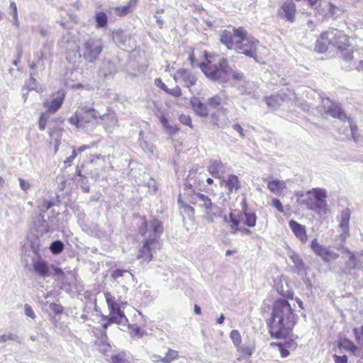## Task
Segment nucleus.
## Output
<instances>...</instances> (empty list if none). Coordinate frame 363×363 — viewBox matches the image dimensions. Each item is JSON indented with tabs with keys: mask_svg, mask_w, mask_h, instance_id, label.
Instances as JSON below:
<instances>
[{
	"mask_svg": "<svg viewBox=\"0 0 363 363\" xmlns=\"http://www.w3.org/2000/svg\"><path fill=\"white\" fill-rule=\"evenodd\" d=\"M162 230V224L158 220L154 219L149 225L146 221H143L139 228V233L145 237V242L139 251L138 259L147 262L152 259L153 251L160 247L157 238Z\"/></svg>",
	"mask_w": 363,
	"mask_h": 363,
	"instance_id": "nucleus-2",
	"label": "nucleus"
},
{
	"mask_svg": "<svg viewBox=\"0 0 363 363\" xmlns=\"http://www.w3.org/2000/svg\"><path fill=\"white\" fill-rule=\"evenodd\" d=\"M104 296L108 307L121 306V305L123 303L122 297L119 295L116 296L111 292H106Z\"/></svg>",
	"mask_w": 363,
	"mask_h": 363,
	"instance_id": "nucleus-32",
	"label": "nucleus"
},
{
	"mask_svg": "<svg viewBox=\"0 0 363 363\" xmlns=\"http://www.w3.org/2000/svg\"><path fill=\"white\" fill-rule=\"evenodd\" d=\"M326 191L323 189L315 188L306 194L304 203L307 208L313 211H320L326 206Z\"/></svg>",
	"mask_w": 363,
	"mask_h": 363,
	"instance_id": "nucleus-11",
	"label": "nucleus"
},
{
	"mask_svg": "<svg viewBox=\"0 0 363 363\" xmlns=\"http://www.w3.org/2000/svg\"><path fill=\"white\" fill-rule=\"evenodd\" d=\"M288 256L294 264L292 272L300 277H304L307 274V267L301 257L291 251L288 253Z\"/></svg>",
	"mask_w": 363,
	"mask_h": 363,
	"instance_id": "nucleus-22",
	"label": "nucleus"
},
{
	"mask_svg": "<svg viewBox=\"0 0 363 363\" xmlns=\"http://www.w3.org/2000/svg\"><path fill=\"white\" fill-rule=\"evenodd\" d=\"M50 309L56 314H60L63 311V308L62 306L58 305L57 303H50Z\"/></svg>",
	"mask_w": 363,
	"mask_h": 363,
	"instance_id": "nucleus-61",
	"label": "nucleus"
},
{
	"mask_svg": "<svg viewBox=\"0 0 363 363\" xmlns=\"http://www.w3.org/2000/svg\"><path fill=\"white\" fill-rule=\"evenodd\" d=\"M113 38L115 42L121 44H124L126 40V36L122 30L113 31Z\"/></svg>",
	"mask_w": 363,
	"mask_h": 363,
	"instance_id": "nucleus-49",
	"label": "nucleus"
},
{
	"mask_svg": "<svg viewBox=\"0 0 363 363\" xmlns=\"http://www.w3.org/2000/svg\"><path fill=\"white\" fill-rule=\"evenodd\" d=\"M342 56L346 61H350L353 58L352 52L346 48V50H342Z\"/></svg>",
	"mask_w": 363,
	"mask_h": 363,
	"instance_id": "nucleus-62",
	"label": "nucleus"
},
{
	"mask_svg": "<svg viewBox=\"0 0 363 363\" xmlns=\"http://www.w3.org/2000/svg\"><path fill=\"white\" fill-rule=\"evenodd\" d=\"M28 245L30 247L33 252L35 255V257H38V255H40L38 253L40 243V240L36 235H32L28 238Z\"/></svg>",
	"mask_w": 363,
	"mask_h": 363,
	"instance_id": "nucleus-36",
	"label": "nucleus"
},
{
	"mask_svg": "<svg viewBox=\"0 0 363 363\" xmlns=\"http://www.w3.org/2000/svg\"><path fill=\"white\" fill-rule=\"evenodd\" d=\"M111 363H130L128 358L125 352H121L113 355L111 358Z\"/></svg>",
	"mask_w": 363,
	"mask_h": 363,
	"instance_id": "nucleus-44",
	"label": "nucleus"
},
{
	"mask_svg": "<svg viewBox=\"0 0 363 363\" xmlns=\"http://www.w3.org/2000/svg\"><path fill=\"white\" fill-rule=\"evenodd\" d=\"M174 79L177 82H183L185 86L190 88L196 84L197 77L191 72L181 68L174 74Z\"/></svg>",
	"mask_w": 363,
	"mask_h": 363,
	"instance_id": "nucleus-18",
	"label": "nucleus"
},
{
	"mask_svg": "<svg viewBox=\"0 0 363 363\" xmlns=\"http://www.w3.org/2000/svg\"><path fill=\"white\" fill-rule=\"evenodd\" d=\"M265 101L268 107L272 111L277 109L284 102L288 101H294L295 104L297 103L296 94L291 90H289V94L281 92L277 95L266 97Z\"/></svg>",
	"mask_w": 363,
	"mask_h": 363,
	"instance_id": "nucleus-13",
	"label": "nucleus"
},
{
	"mask_svg": "<svg viewBox=\"0 0 363 363\" xmlns=\"http://www.w3.org/2000/svg\"><path fill=\"white\" fill-rule=\"evenodd\" d=\"M206 103L209 108L216 109L217 111L218 108H220L219 106L222 103V98L219 95H215L208 98Z\"/></svg>",
	"mask_w": 363,
	"mask_h": 363,
	"instance_id": "nucleus-40",
	"label": "nucleus"
},
{
	"mask_svg": "<svg viewBox=\"0 0 363 363\" xmlns=\"http://www.w3.org/2000/svg\"><path fill=\"white\" fill-rule=\"evenodd\" d=\"M65 99V92L58 91L52 95V99L50 101L46 100L43 102V106L47 108V111L50 113H55L61 107Z\"/></svg>",
	"mask_w": 363,
	"mask_h": 363,
	"instance_id": "nucleus-19",
	"label": "nucleus"
},
{
	"mask_svg": "<svg viewBox=\"0 0 363 363\" xmlns=\"http://www.w3.org/2000/svg\"><path fill=\"white\" fill-rule=\"evenodd\" d=\"M96 345L98 346V349L103 353H105L110 350L111 346L108 342L106 330L104 329L101 336L96 340Z\"/></svg>",
	"mask_w": 363,
	"mask_h": 363,
	"instance_id": "nucleus-33",
	"label": "nucleus"
},
{
	"mask_svg": "<svg viewBox=\"0 0 363 363\" xmlns=\"http://www.w3.org/2000/svg\"><path fill=\"white\" fill-rule=\"evenodd\" d=\"M297 320L298 315L294 313L287 300H277L273 303L270 318L267 320L271 337L276 339L287 337L291 334Z\"/></svg>",
	"mask_w": 363,
	"mask_h": 363,
	"instance_id": "nucleus-1",
	"label": "nucleus"
},
{
	"mask_svg": "<svg viewBox=\"0 0 363 363\" xmlns=\"http://www.w3.org/2000/svg\"><path fill=\"white\" fill-rule=\"evenodd\" d=\"M24 311H25V314L28 317H30L32 319H35V317H36L35 314L32 307L30 305L25 304V306H24Z\"/></svg>",
	"mask_w": 363,
	"mask_h": 363,
	"instance_id": "nucleus-60",
	"label": "nucleus"
},
{
	"mask_svg": "<svg viewBox=\"0 0 363 363\" xmlns=\"http://www.w3.org/2000/svg\"><path fill=\"white\" fill-rule=\"evenodd\" d=\"M230 337L232 340L233 345L236 348L241 345L242 337L238 330H232L230 333Z\"/></svg>",
	"mask_w": 363,
	"mask_h": 363,
	"instance_id": "nucleus-47",
	"label": "nucleus"
},
{
	"mask_svg": "<svg viewBox=\"0 0 363 363\" xmlns=\"http://www.w3.org/2000/svg\"><path fill=\"white\" fill-rule=\"evenodd\" d=\"M333 359L335 363H347V357L346 355L339 356L337 354L333 355Z\"/></svg>",
	"mask_w": 363,
	"mask_h": 363,
	"instance_id": "nucleus-64",
	"label": "nucleus"
},
{
	"mask_svg": "<svg viewBox=\"0 0 363 363\" xmlns=\"http://www.w3.org/2000/svg\"><path fill=\"white\" fill-rule=\"evenodd\" d=\"M139 144L144 152L150 154V155H153L155 154L156 147L153 144L149 143L147 141L140 138L139 139Z\"/></svg>",
	"mask_w": 363,
	"mask_h": 363,
	"instance_id": "nucleus-39",
	"label": "nucleus"
},
{
	"mask_svg": "<svg viewBox=\"0 0 363 363\" xmlns=\"http://www.w3.org/2000/svg\"><path fill=\"white\" fill-rule=\"evenodd\" d=\"M242 29H233V31L225 30L220 35V42L228 49H235L237 41L242 33Z\"/></svg>",
	"mask_w": 363,
	"mask_h": 363,
	"instance_id": "nucleus-17",
	"label": "nucleus"
},
{
	"mask_svg": "<svg viewBox=\"0 0 363 363\" xmlns=\"http://www.w3.org/2000/svg\"><path fill=\"white\" fill-rule=\"evenodd\" d=\"M236 349L238 352H241L242 354V357H239L238 359L248 358L253 352V347L251 346L240 345Z\"/></svg>",
	"mask_w": 363,
	"mask_h": 363,
	"instance_id": "nucleus-42",
	"label": "nucleus"
},
{
	"mask_svg": "<svg viewBox=\"0 0 363 363\" xmlns=\"http://www.w3.org/2000/svg\"><path fill=\"white\" fill-rule=\"evenodd\" d=\"M190 104L195 113L201 117H206L210 113V109L207 103H202L199 98L193 97L191 99Z\"/></svg>",
	"mask_w": 363,
	"mask_h": 363,
	"instance_id": "nucleus-25",
	"label": "nucleus"
},
{
	"mask_svg": "<svg viewBox=\"0 0 363 363\" xmlns=\"http://www.w3.org/2000/svg\"><path fill=\"white\" fill-rule=\"evenodd\" d=\"M289 225L292 232L301 240V242L303 243L306 242L308 238L305 226L294 220H290Z\"/></svg>",
	"mask_w": 363,
	"mask_h": 363,
	"instance_id": "nucleus-27",
	"label": "nucleus"
},
{
	"mask_svg": "<svg viewBox=\"0 0 363 363\" xmlns=\"http://www.w3.org/2000/svg\"><path fill=\"white\" fill-rule=\"evenodd\" d=\"M179 121L186 125L189 126L191 128H193L191 118L189 115L182 114L179 116Z\"/></svg>",
	"mask_w": 363,
	"mask_h": 363,
	"instance_id": "nucleus-53",
	"label": "nucleus"
},
{
	"mask_svg": "<svg viewBox=\"0 0 363 363\" xmlns=\"http://www.w3.org/2000/svg\"><path fill=\"white\" fill-rule=\"evenodd\" d=\"M117 11L121 15H126L132 11V9L130 8V6L125 5L118 7Z\"/></svg>",
	"mask_w": 363,
	"mask_h": 363,
	"instance_id": "nucleus-63",
	"label": "nucleus"
},
{
	"mask_svg": "<svg viewBox=\"0 0 363 363\" xmlns=\"http://www.w3.org/2000/svg\"><path fill=\"white\" fill-rule=\"evenodd\" d=\"M230 232L232 234H236L238 232L244 235H250L252 233V231L249 228L238 225V221L234 216L232 217V224H230Z\"/></svg>",
	"mask_w": 363,
	"mask_h": 363,
	"instance_id": "nucleus-35",
	"label": "nucleus"
},
{
	"mask_svg": "<svg viewBox=\"0 0 363 363\" xmlns=\"http://www.w3.org/2000/svg\"><path fill=\"white\" fill-rule=\"evenodd\" d=\"M100 118L101 115L94 108L83 106L76 111L69 122L79 129L92 131L100 123Z\"/></svg>",
	"mask_w": 363,
	"mask_h": 363,
	"instance_id": "nucleus-3",
	"label": "nucleus"
},
{
	"mask_svg": "<svg viewBox=\"0 0 363 363\" xmlns=\"http://www.w3.org/2000/svg\"><path fill=\"white\" fill-rule=\"evenodd\" d=\"M191 202L198 205L205 213V218L208 223H213L216 218L221 216V208L213 203L211 199L206 194L201 193L194 194Z\"/></svg>",
	"mask_w": 363,
	"mask_h": 363,
	"instance_id": "nucleus-6",
	"label": "nucleus"
},
{
	"mask_svg": "<svg viewBox=\"0 0 363 363\" xmlns=\"http://www.w3.org/2000/svg\"><path fill=\"white\" fill-rule=\"evenodd\" d=\"M108 309L110 311L109 315L108 316H104V320H107V322L102 324V327L104 330H106L108 325L113 323L121 325L126 324L128 319L123 311L121 310V306L108 307Z\"/></svg>",
	"mask_w": 363,
	"mask_h": 363,
	"instance_id": "nucleus-15",
	"label": "nucleus"
},
{
	"mask_svg": "<svg viewBox=\"0 0 363 363\" xmlns=\"http://www.w3.org/2000/svg\"><path fill=\"white\" fill-rule=\"evenodd\" d=\"M123 277L127 279H132L133 277V274L130 272L125 269H117L111 272V277L114 280L118 281V279Z\"/></svg>",
	"mask_w": 363,
	"mask_h": 363,
	"instance_id": "nucleus-38",
	"label": "nucleus"
},
{
	"mask_svg": "<svg viewBox=\"0 0 363 363\" xmlns=\"http://www.w3.org/2000/svg\"><path fill=\"white\" fill-rule=\"evenodd\" d=\"M350 216L351 211L349 208H345L341 212L339 226L342 230L340 236L342 239H345L350 235L349 223Z\"/></svg>",
	"mask_w": 363,
	"mask_h": 363,
	"instance_id": "nucleus-23",
	"label": "nucleus"
},
{
	"mask_svg": "<svg viewBox=\"0 0 363 363\" xmlns=\"http://www.w3.org/2000/svg\"><path fill=\"white\" fill-rule=\"evenodd\" d=\"M43 55L41 54L35 62H33L30 65V69L33 72H35V69H38L40 71L44 70L45 65L43 64Z\"/></svg>",
	"mask_w": 363,
	"mask_h": 363,
	"instance_id": "nucleus-48",
	"label": "nucleus"
},
{
	"mask_svg": "<svg viewBox=\"0 0 363 363\" xmlns=\"http://www.w3.org/2000/svg\"><path fill=\"white\" fill-rule=\"evenodd\" d=\"M353 333L356 342L363 347V325L353 328Z\"/></svg>",
	"mask_w": 363,
	"mask_h": 363,
	"instance_id": "nucleus-43",
	"label": "nucleus"
},
{
	"mask_svg": "<svg viewBox=\"0 0 363 363\" xmlns=\"http://www.w3.org/2000/svg\"><path fill=\"white\" fill-rule=\"evenodd\" d=\"M296 12L295 4L291 0H286L279 11V15L281 18L293 23L295 21Z\"/></svg>",
	"mask_w": 363,
	"mask_h": 363,
	"instance_id": "nucleus-20",
	"label": "nucleus"
},
{
	"mask_svg": "<svg viewBox=\"0 0 363 363\" xmlns=\"http://www.w3.org/2000/svg\"><path fill=\"white\" fill-rule=\"evenodd\" d=\"M230 77H232L235 80H242L244 78V74L241 72H238L236 70L233 69L230 67Z\"/></svg>",
	"mask_w": 363,
	"mask_h": 363,
	"instance_id": "nucleus-57",
	"label": "nucleus"
},
{
	"mask_svg": "<svg viewBox=\"0 0 363 363\" xmlns=\"http://www.w3.org/2000/svg\"><path fill=\"white\" fill-rule=\"evenodd\" d=\"M166 93L171 94L173 96L179 97L182 95V90L179 86H176L173 89H168Z\"/></svg>",
	"mask_w": 363,
	"mask_h": 363,
	"instance_id": "nucleus-58",
	"label": "nucleus"
},
{
	"mask_svg": "<svg viewBox=\"0 0 363 363\" xmlns=\"http://www.w3.org/2000/svg\"><path fill=\"white\" fill-rule=\"evenodd\" d=\"M340 248L342 249L348 257V259L345 264V273L352 276L354 279H358L359 276L355 270H363V251L354 254L347 247L341 246L338 247V249Z\"/></svg>",
	"mask_w": 363,
	"mask_h": 363,
	"instance_id": "nucleus-8",
	"label": "nucleus"
},
{
	"mask_svg": "<svg viewBox=\"0 0 363 363\" xmlns=\"http://www.w3.org/2000/svg\"><path fill=\"white\" fill-rule=\"evenodd\" d=\"M18 181L21 189L23 191L27 192L30 188V183L28 181L25 180L22 178H19Z\"/></svg>",
	"mask_w": 363,
	"mask_h": 363,
	"instance_id": "nucleus-56",
	"label": "nucleus"
},
{
	"mask_svg": "<svg viewBox=\"0 0 363 363\" xmlns=\"http://www.w3.org/2000/svg\"><path fill=\"white\" fill-rule=\"evenodd\" d=\"M339 347L350 352L352 354L363 359V350L358 347L352 341L344 339L340 342Z\"/></svg>",
	"mask_w": 363,
	"mask_h": 363,
	"instance_id": "nucleus-26",
	"label": "nucleus"
},
{
	"mask_svg": "<svg viewBox=\"0 0 363 363\" xmlns=\"http://www.w3.org/2000/svg\"><path fill=\"white\" fill-rule=\"evenodd\" d=\"M62 129L60 128H54L53 129L50 130L49 132V135L50 139L55 140V138L57 137V135H60V140H61L62 136Z\"/></svg>",
	"mask_w": 363,
	"mask_h": 363,
	"instance_id": "nucleus-55",
	"label": "nucleus"
},
{
	"mask_svg": "<svg viewBox=\"0 0 363 363\" xmlns=\"http://www.w3.org/2000/svg\"><path fill=\"white\" fill-rule=\"evenodd\" d=\"M178 357V352L173 350H169L167 352L165 357L162 359V362L164 363H169L173 360L177 359Z\"/></svg>",
	"mask_w": 363,
	"mask_h": 363,
	"instance_id": "nucleus-50",
	"label": "nucleus"
},
{
	"mask_svg": "<svg viewBox=\"0 0 363 363\" xmlns=\"http://www.w3.org/2000/svg\"><path fill=\"white\" fill-rule=\"evenodd\" d=\"M259 41L251 36H247L242 30V33L237 41L235 50L240 53H242L247 56L254 58L257 62L259 60L257 56V48Z\"/></svg>",
	"mask_w": 363,
	"mask_h": 363,
	"instance_id": "nucleus-9",
	"label": "nucleus"
},
{
	"mask_svg": "<svg viewBox=\"0 0 363 363\" xmlns=\"http://www.w3.org/2000/svg\"><path fill=\"white\" fill-rule=\"evenodd\" d=\"M228 109L223 107L218 108V110L211 114L212 123L218 128H225L230 123L229 119L227 116Z\"/></svg>",
	"mask_w": 363,
	"mask_h": 363,
	"instance_id": "nucleus-21",
	"label": "nucleus"
},
{
	"mask_svg": "<svg viewBox=\"0 0 363 363\" xmlns=\"http://www.w3.org/2000/svg\"><path fill=\"white\" fill-rule=\"evenodd\" d=\"M100 121L103 122L104 128L108 132L118 125V118L114 113L101 115Z\"/></svg>",
	"mask_w": 363,
	"mask_h": 363,
	"instance_id": "nucleus-29",
	"label": "nucleus"
},
{
	"mask_svg": "<svg viewBox=\"0 0 363 363\" xmlns=\"http://www.w3.org/2000/svg\"><path fill=\"white\" fill-rule=\"evenodd\" d=\"M37 75L36 72L31 71L30 72V79L26 83V88L29 90H33L35 88L36 86V80L34 77Z\"/></svg>",
	"mask_w": 363,
	"mask_h": 363,
	"instance_id": "nucleus-52",
	"label": "nucleus"
},
{
	"mask_svg": "<svg viewBox=\"0 0 363 363\" xmlns=\"http://www.w3.org/2000/svg\"><path fill=\"white\" fill-rule=\"evenodd\" d=\"M160 121L164 129L165 132L169 135H174L179 132V128L176 125H172L169 123L168 119L164 115H161L159 117Z\"/></svg>",
	"mask_w": 363,
	"mask_h": 363,
	"instance_id": "nucleus-34",
	"label": "nucleus"
},
{
	"mask_svg": "<svg viewBox=\"0 0 363 363\" xmlns=\"http://www.w3.org/2000/svg\"><path fill=\"white\" fill-rule=\"evenodd\" d=\"M47 121L48 116H46V113H42L38 121L39 128L40 130H44L45 129Z\"/></svg>",
	"mask_w": 363,
	"mask_h": 363,
	"instance_id": "nucleus-54",
	"label": "nucleus"
},
{
	"mask_svg": "<svg viewBox=\"0 0 363 363\" xmlns=\"http://www.w3.org/2000/svg\"><path fill=\"white\" fill-rule=\"evenodd\" d=\"M323 107L325 112L330 114L334 118H337L341 121L347 120V124L350 128L351 135L355 141H357V137L356 136V131L357 128L355 125H353L352 121L350 118H347L346 114L342 111V108L337 104L331 101L328 98L322 99Z\"/></svg>",
	"mask_w": 363,
	"mask_h": 363,
	"instance_id": "nucleus-10",
	"label": "nucleus"
},
{
	"mask_svg": "<svg viewBox=\"0 0 363 363\" xmlns=\"http://www.w3.org/2000/svg\"><path fill=\"white\" fill-rule=\"evenodd\" d=\"M208 170L213 177L219 178L224 172V165L219 160H211Z\"/></svg>",
	"mask_w": 363,
	"mask_h": 363,
	"instance_id": "nucleus-30",
	"label": "nucleus"
},
{
	"mask_svg": "<svg viewBox=\"0 0 363 363\" xmlns=\"http://www.w3.org/2000/svg\"><path fill=\"white\" fill-rule=\"evenodd\" d=\"M101 38L96 36H86L79 41L77 52L86 62L93 63L97 60L104 50Z\"/></svg>",
	"mask_w": 363,
	"mask_h": 363,
	"instance_id": "nucleus-5",
	"label": "nucleus"
},
{
	"mask_svg": "<svg viewBox=\"0 0 363 363\" xmlns=\"http://www.w3.org/2000/svg\"><path fill=\"white\" fill-rule=\"evenodd\" d=\"M268 189L275 194H279L286 188V182L273 179L268 182Z\"/></svg>",
	"mask_w": 363,
	"mask_h": 363,
	"instance_id": "nucleus-31",
	"label": "nucleus"
},
{
	"mask_svg": "<svg viewBox=\"0 0 363 363\" xmlns=\"http://www.w3.org/2000/svg\"><path fill=\"white\" fill-rule=\"evenodd\" d=\"M222 182L228 189V194H231L234 191H238L240 189L239 178L235 174H230L227 179L223 180Z\"/></svg>",
	"mask_w": 363,
	"mask_h": 363,
	"instance_id": "nucleus-28",
	"label": "nucleus"
},
{
	"mask_svg": "<svg viewBox=\"0 0 363 363\" xmlns=\"http://www.w3.org/2000/svg\"><path fill=\"white\" fill-rule=\"evenodd\" d=\"M321 39L325 40L328 43L338 50H344L349 47V40L347 36L335 28H330L321 34Z\"/></svg>",
	"mask_w": 363,
	"mask_h": 363,
	"instance_id": "nucleus-12",
	"label": "nucleus"
},
{
	"mask_svg": "<svg viewBox=\"0 0 363 363\" xmlns=\"http://www.w3.org/2000/svg\"><path fill=\"white\" fill-rule=\"evenodd\" d=\"M107 16L104 12H99L96 14V22L97 27H105L107 24Z\"/></svg>",
	"mask_w": 363,
	"mask_h": 363,
	"instance_id": "nucleus-45",
	"label": "nucleus"
},
{
	"mask_svg": "<svg viewBox=\"0 0 363 363\" xmlns=\"http://www.w3.org/2000/svg\"><path fill=\"white\" fill-rule=\"evenodd\" d=\"M241 205L242 211H243L242 216L245 217L244 225L249 228L255 226L257 223V216L255 212L248 209L245 199H243Z\"/></svg>",
	"mask_w": 363,
	"mask_h": 363,
	"instance_id": "nucleus-24",
	"label": "nucleus"
},
{
	"mask_svg": "<svg viewBox=\"0 0 363 363\" xmlns=\"http://www.w3.org/2000/svg\"><path fill=\"white\" fill-rule=\"evenodd\" d=\"M32 265L35 272L41 277H57L59 279H64L65 273L62 269L52 264H49L40 255L33 257Z\"/></svg>",
	"mask_w": 363,
	"mask_h": 363,
	"instance_id": "nucleus-7",
	"label": "nucleus"
},
{
	"mask_svg": "<svg viewBox=\"0 0 363 363\" xmlns=\"http://www.w3.org/2000/svg\"><path fill=\"white\" fill-rule=\"evenodd\" d=\"M311 248L313 252L320 257L325 262H330L338 259L339 255L325 245H320L316 238L313 239L311 243Z\"/></svg>",
	"mask_w": 363,
	"mask_h": 363,
	"instance_id": "nucleus-14",
	"label": "nucleus"
},
{
	"mask_svg": "<svg viewBox=\"0 0 363 363\" xmlns=\"http://www.w3.org/2000/svg\"><path fill=\"white\" fill-rule=\"evenodd\" d=\"M179 203L181 205V208H182L184 209V212L189 216V217H191L194 216V208L186 204V203H183L180 199H179Z\"/></svg>",
	"mask_w": 363,
	"mask_h": 363,
	"instance_id": "nucleus-51",
	"label": "nucleus"
},
{
	"mask_svg": "<svg viewBox=\"0 0 363 363\" xmlns=\"http://www.w3.org/2000/svg\"><path fill=\"white\" fill-rule=\"evenodd\" d=\"M194 174L195 173H190L186 180L184 182V186L185 187V189L187 191V193L190 194L191 193L193 194V196L194 195V191H195V182L194 179Z\"/></svg>",
	"mask_w": 363,
	"mask_h": 363,
	"instance_id": "nucleus-37",
	"label": "nucleus"
},
{
	"mask_svg": "<svg viewBox=\"0 0 363 363\" xmlns=\"http://www.w3.org/2000/svg\"><path fill=\"white\" fill-rule=\"evenodd\" d=\"M54 218H48L45 219L44 213H40L34 222V228L35 231L41 235L52 231L55 228Z\"/></svg>",
	"mask_w": 363,
	"mask_h": 363,
	"instance_id": "nucleus-16",
	"label": "nucleus"
},
{
	"mask_svg": "<svg viewBox=\"0 0 363 363\" xmlns=\"http://www.w3.org/2000/svg\"><path fill=\"white\" fill-rule=\"evenodd\" d=\"M199 67L205 76L210 80L218 83H226L230 78V65L227 59L220 58L217 63L208 61L199 64Z\"/></svg>",
	"mask_w": 363,
	"mask_h": 363,
	"instance_id": "nucleus-4",
	"label": "nucleus"
},
{
	"mask_svg": "<svg viewBox=\"0 0 363 363\" xmlns=\"http://www.w3.org/2000/svg\"><path fill=\"white\" fill-rule=\"evenodd\" d=\"M64 243L60 240H56L51 243L50 250L52 253L57 255L60 253L64 250Z\"/></svg>",
	"mask_w": 363,
	"mask_h": 363,
	"instance_id": "nucleus-46",
	"label": "nucleus"
},
{
	"mask_svg": "<svg viewBox=\"0 0 363 363\" xmlns=\"http://www.w3.org/2000/svg\"><path fill=\"white\" fill-rule=\"evenodd\" d=\"M243 211L241 210L240 212H236V211H234L233 212H230L229 215V220H227V217L225 216V221L232 224V217L234 216L235 218V220L238 221V225H240L241 223L244 224L245 217L242 216Z\"/></svg>",
	"mask_w": 363,
	"mask_h": 363,
	"instance_id": "nucleus-41",
	"label": "nucleus"
},
{
	"mask_svg": "<svg viewBox=\"0 0 363 363\" xmlns=\"http://www.w3.org/2000/svg\"><path fill=\"white\" fill-rule=\"evenodd\" d=\"M163 12H164V9H160V10L157 11L155 12V13L154 14V18L156 19V22L160 28H162L164 21H163L162 17L160 16V13H163Z\"/></svg>",
	"mask_w": 363,
	"mask_h": 363,
	"instance_id": "nucleus-59",
	"label": "nucleus"
}]
</instances>
